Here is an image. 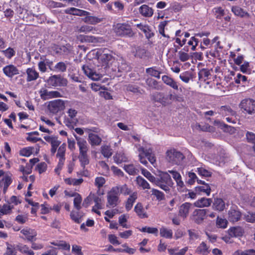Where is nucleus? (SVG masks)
Masks as SVG:
<instances>
[{"label":"nucleus","instance_id":"obj_7","mask_svg":"<svg viewBox=\"0 0 255 255\" xmlns=\"http://www.w3.org/2000/svg\"><path fill=\"white\" fill-rule=\"evenodd\" d=\"M119 188L113 187L107 194V206L109 208H114L119 203Z\"/></svg>","mask_w":255,"mask_h":255},{"label":"nucleus","instance_id":"obj_46","mask_svg":"<svg viewBox=\"0 0 255 255\" xmlns=\"http://www.w3.org/2000/svg\"><path fill=\"white\" fill-rule=\"evenodd\" d=\"M83 40L85 42L92 43H98L102 41V38L94 36L85 35L83 37Z\"/></svg>","mask_w":255,"mask_h":255},{"label":"nucleus","instance_id":"obj_34","mask_svg":"<svg viewBox=\"0 0 255 255\" xmlns=\"http://www.w3.org/2000/svg\"><path fill=\"white\" fill-rule=\"evenodd\" d=\"M209 248V247L206 244L203 242L196 249V253L202 254L203 255H207L210 253Z\"/></svg>","mask_w":255,"mask_h":255},{"label":"nucleus","instance_id":"obj_62","mask_svg":"<svg viewBox=\"0 0 255 255\" xmlns=\"http://www.w3.org/2000/svg\"><path fill=\"white\" fill-rule=\"evenodd\" d=\"M216 224L218 227L226 228L227 226L228 221L225 219H222L219 217L217 218Z\"/></svg>","mask_w":255,"mask_h":255},{"label":"nucleus","instance_id":"obj_24","mask_svg":"<svg viewBox=\"0 0 255 255\" xmlns=\"http://www.w3.org/2000/svg\"><path fill=\"white\" fill-rule=\"evenodd\" d=\"M77 141V145L79 148V153H87L88 150V145L87 141L79 137L75 136Z\"/></svg>","mask_w":255,"mask_h":255},{"label":"nucleus","instance_id":"obj_58","mask_svg":"<svg viewBox=\"0 0 255 255\" xmlns=\"http://www.w3.org/2000/svg\"><path fill=\"white\" fill-rule=\"evenodd\" d=\"M13 206L9 205H3L2 206H0V213L1 215H6L10 213Z\"/></svg>","mask_w":255,"mask_h":255},{"label":"nucleus","instance_id":"obj_23","mask_svg":"<svg viewBox=\"0 0 255 255\" xmlns=\"http://www.w3.org/2000/svg\"><path fill=\"white\" fill-rule=\"evenodd\" d=\"M27 75L26 80L27 82L35 81L39 78V73L33 68H28L26 70Z\"/></svg>","mask_w":255,"mask_h":255},{"label":"nucleus","instance_id":"obj_61","mask_svg":"<svg viewBox=\"0 0 255 255\" xmlns=\"http://www.w3.org/2000/svg\"><path fill=\"white\" fill-rule=\"evenodd\" d=\"M142 232H147L149 234H153L157 236L158 234V229L156 228L144 227L140 230Z\"/></svg>","mask_w":255,"mask_h":255},{"label":"nucleus","instance_id":"obj_49","mask_svg":"<svg viewBox=\"0 0 255 255\" xmlns=\"http://www.w3.org/2000/svg\"><path fill=\"white\" fill-rule=\"evenodd\" d=\"M122 247L124 249H118L117 251L119 252H125L130 255H132L135 252V249L129 248L127 244L122 245Z\"/></svg>","mask_w":255,"mask_h":255},{"label":"nucleus","instance_id":"obj_54","mask_svg":"<svg viewBox=\"0 0 255 255\" xmlns=\"http://www.w3.org/2000/svg\"><path fill=\"white\" fill-rule=\"evenodd\" d=\"M213 11L218 19H221L225 15V11L221 7H215Z\"/></svg>","mask_w":255,"mask_h":255},{"label":"nucleus","instance_id":"obj_59","mask_svg":"<svg viewBox=\"0 0 255 255\" xmlns=\"http://www.w3.org/2000/svg\"><path fill=\"white\" fill-rule=\"evenodd\" d=\"M55 70L61 72H64L66 71L67 66L65 63L59 62L54 66Z\"/></svg>","mask_w":255,"mask_h":255},{"label":"nucleus","instance_id":"obj_45","mask_svg":"<svg viewBox=\"0 0 255 255\" xmlns=\"http://www.w3.org/2000/svg\"><path fill=\"white\" fill-rule=\"evenodd\" d=\"M16 248L22 253L26 254L28 255H34V252L29 250L28 247L26 245H17Z\"/></svg>","mask_w":255,"mask_h":255},{"label":"nucleus","instance_id":"obj_44","mask_svg":"<svg viewBox=\"0 0 255 255\" xmlns=\"http://www.w3.org/2000/svg\"><path fill=\"white\" fill-rule=\"evenodd\" d=\"M219 113L224 116L235 115V112L230 107L227 106H222L220 109Z\"/></svg>","mask_w":255,"mask_h":255},{"label":"nucleus","instance_id":"obj_25","mask_svg":"<svg viewBox=\"0 0 255 255\" xmlns=\"http://www.w3.org/2000/svg\"><path fill=\"white\" fill-rule=\"evenodd\" d=\"M134 211L140 218L143 219L148 217V215L141 203H137L136 204L134 208Z\"/></svg>","mask_w":255,"mask_h":255},{"label":"nucleus","instance_id":"obj_53","mask_svg":"<svg viewBox=\"0 0 255 255\" xmlns=\"http://www.w3.org/2000/svg\"><path fill=\"white\" fill-rule=\"evenodd\" d=\"M115 187L119 188V194L122 193L125 195H131V190L128 187L126 184L120 186H116Z\"/></svg>","mask_w":255,"mask_h":255},{"label":"nucleus","instance_id":"obj_14","mask_svg":"<svg viewBox=\"0 0 255 255\" xmlns=\"http://www.w3.org/2000/svg\"><path fill=\"white\" fill-rule=\"evenodd\" d=\"M82 69L84 71L85 75L93 80H98L100 79L102 77L101 74L97 73L93 69L90 68L88 66L84 65L82 67Z\"/></svg>","mask_w":255,"mask_h":255},{"label":"nucleus","instance_id":"obj_42","mask_svg":"<svg viewBox=\"0 0 255 255\" xmlns=\"http://www.w3.org/2000/svg\"><path fill=\"white\" fill-rule=\"evenodd\" d=\"M195 191L196 192H204L207 196H209L211 192V188L209 184H204V185L196 187Z\"/></svg>","mask_w":255,"mask_h":255},{"label":"nucleus","instance_id":"obj_40","mask_svg":"<svg viewBox=\"0 0 255 255\" xmlns=\"http://www.w3.org/2000/svg\"><path fill=\"white\" fill-rule=\"evenodd\" d=\"M160 235L162 237L171 239L173 236V232L171 229L162 227L160 229Z\"/></svg>","mask_w":255,"mask_h":255},{"label":"nucleus","instance_id":"obj_2","mask_svg":"<svg viewBox=\"0 0 255 255\" xmlns=\"http://www.w3.org/2000/svg\"><path fill=\"white\" fill-rule=\"evenodd\" d=\"M97 56L99 63L104 68H109L115 60L113 52L107 48L99 49Z\"/></svg>","mask_w":255,"mask_h":255},{"label":"nucleus","instance_id":"obj_29","mask_svg":"<svg viewBox=\"0 0 255 255\" xmlns=\"http://www.w3.org/2000/svg\"><path fill=\"white\" fill-rule=\"evenodd\" d=\"M103 18L91 16L90 14L89 15H86V17L83 18V20L88 24L95 25L103 21Z\"/></svg>","mask_w":255,"mask_h":255},{"label":"nucleus","instance_id":"obj_37","mask_svg":"<svg viewBox=\"0 0 255 255\" xmlns=\"http://www.w3.org/2000/svg\"><path fill=\"white\" fill-rule=\"evenodd\" d=\"M145 83L146 85L153 89L160 90L161 87L159 86L158 82L151 78H148L146 79Z\"/></svg>","mask_w":255,"mask_h":255},{"label":"nucleus","instance_id":"obj_18","mask_svg":"<svg viewBox=\"0 0 255 255\" xmlns=\"http://www.w3.org/2000/svg\"><path fill=\"white\" fill-rule=\"evenodd\" d=\"M192 207V204L186 202L182 204L179 208L178 215L183 219H185L188 216L189 211Z\"/></svg>","mask_w":255,"mask_h":255},{"label":"nucleus","instance_id":"obj_20","mask_svg":"<svg viewBox=\"0 0 255 255\" xmlns=\"http://www.w3.org/2000/svg\"><path fill=\"white\" fill-rule=\"evenodd\" d=\"M232 11L235 15L241 18H250L251 17L248 12L239 6H233L232 7Z\"/></svg>","mask_w":255,"mask_h":255},{"label":"nucleus","instance_id":"obj_30","mask_svg":"<svg viewBox=\"0 0 255 255\" xmlns=\"http://www.w3.org/2000/svg\"><path fill=\"white\" fill-rule=\"evenodd\" d=\"M162 80L166 85L170 86L173 89L176 90L178 89V86L177 82L169 76L167 75L162 76Z\"/></svg>","mask_w":255,"mask_h":255},{"label":"nucleus","instance_id":"obj_17","mask_svg":"<svg viewBox=\"0 0 255 255\" xmlns=\"http://www.w3.org/2000/svg\"><path fill=\"white\" fill-rule=\"evenodd\" d=\"M4 74L9 78L13 77L14 75L19 74V70L13 65H7L3 68Z\"/></svg>","mask_w":255,"mask_h":255},{"label":"nucleus","instance_id":"obj_16","mask_svg":"<svg viewBox=\"0 0 255 255\" xmlns=\"http://www.w3.org/2000/svg\"><path fill=\"white\" fill-rule=\"evenodd\" d=\"M20 233L25 236L28 241L32 242L36 240L37 233L33 229L28 228H24L21 230Z\"/></svg>","mask_w":255,"mask_h":255},{"label":"nucleus","instance_id":"obj_43","mask_svg":"<svg viewBox=\"0 0 255 255\" xmlns=\"http://www.w3.org/2000/svg\"><path fill=\"white\" fill-rule=\"evenodd\" d=\"M101 153L104 157L109 158L111 157L113 154V150L108 145H103L101 147Z\"/></svg>","mask_w":255,"mask_h":255},{"label":"nucleus","instance_id":"obj_48","mask_svg":"<svg viewBox=\"0 0 255 255\" xmlns=\"http://www.w3.org/2000/svg\"><path fill=\"white\" fill-rule=\"evenodd\" d=\"M124 169L130 175H136L138 172V169L135 168L133 164L126 165Z\"/></svg>","mask_w":255,"mask_h":255},{"label":"nucleus","instance_id":"obj_10","mask_svg":"<svg viewBox=\"0 0 255 255\" xmlns=\"http://www.w3.org/2000/svg\"><path fill=\"white\" fill-rule=\"evenodd\" d=\"M47 83L48 85L53 87L66 86L67 85V80L60 75H54L49 77Z\"/></svg>","mask_w":255,"mask_h":255},{"label":"nucleus","instance_id":"obj_28","mask_svg":"<svg viewBox=\"0 0 255 255\" xmlns=\"http://www.w3.org/2000/svg\"><path fill=\"white\" fill-rule=\"evenodd\" d=\"M88 141L91 146H98L101 143L102 138L97 134L93 133H89L88 135Z\"/></svg>","mask_w":255,"mask_h":255},{"label":"nucleus","instance_id":"obj_31","mask_svg":"<svg viewBox=\"0 0 255 255\" xmlns=\"http://www.w3.org/2000/svg\"><path fill=\"white\" fill-rule=\"evenodd\" d=\"M11 183V176L8 174H5L1 180L0 181V186L3 187V192L4 193L6 192L8 187L9 186Z\"/></svg>","mask_w":255,"mask_h":255},{"label":"nucleus","instance_id":"obj_1","mask_svg":"<svg viewBox=\"0 0 255 255\" xmlns=\"http://www.w3.org/2000/svg\"><path fill=\"white\" fill-rule=\"evenodd\" d=\"M76 101H69L62 99L54 100L48 102L47 109L52 115H57L59 112L63 111L66 107H72Z\"/></svg>","mask_w":255,"mask_h":255},{"label":"nucleus","instance_id":"obj_21","mask_svg":"<svg viewBox=\"0 0 255 255\" xmlns=\"http://www.w3.org/2000/svg\"><path fill=\"white\" fill-rule=\"evenodd\" d=\"M244 233V230L240 226L233 227L228 230L229 235L231 237H242Z\"/></svg>","mask_w":255,"mask_h":255},{"label":"nucleus","instance_id":"obj_3","mask_svg":"<svg viewBox=\"0 0 255 255\" xmlns=\"http://www.w3.org/2000/svg\"><path fill=\"white\" fill-rule=\"evenodd\" d=\"M173 185L170 175L167 172H161L157 177L156 185L166 192L169 191V187Z\"/></svg>","mask_w":255,"mask_h":255},{"label":"nucleus","instance_id":"obj_15","mask_svg":"<svg viewBox=\"0 0 255 255\" xmlns=\"http://www.w3.org/2000/svg\"><path fill=\"white\" fill-rule=\"evenodd\" d=\"M52 49L56 54L67 55L70 53L72 50V48L69 44L62 46L54 45L52 47Z\"/></svg>","mask_w":255,"mask_h":255},{"label":"nucleus","instance_id":"obj_57","mask_svg":"<svg viewBox=\"0 0 255 255\" xmlns=\"http://www.w3.org/2000/svg\"><path fill=\"white\" fill-rule=\"evenodd\" d=\"M76 103H77V102H76V103L72 107H69V108L68 109L67 111V114H68V117L71 119H74L77 116V115L78 114L77 110L73 108V106Z\"/></svg>","mask_w":255,"mask_h":255},{"label":"nucleus","instance_id":"obj_52","mask_svg":"<svg viewBox=\"0 0 255 255\" xmlns=\"http://www.w3.org/2000/svg\"><path fill=\"white\" fill-rule=\"evenodd\" d=\"M151 192V195H154L157 200L161 201L164 199V194L161 191L157 189H152Z\"/></svg>","mask_w":255,"mask_h":255},{"label":"nucleus","instance_id":"obj_64","mask_svg":"<svg viewBox=\"0 0 255 255\" xmlns=\"http://www.w3.org/2000/svg\"><path fill=\"white\" fill-rule=\"evenodd\" d=\"M47 167L46 163L44 162H42L36 165V170L39 174H41L46 171Z\"/></svg>","mask_w":255,"mask_h":255},{"label":"nucleus","instance_id":"obj_36","mask_svg":"<svg viewBox=\"0 0 255 255\" xmlns=\"http://www.w3.org/2000/svg\"><path fill=\"white\" fill-rule=\"evenodd\" d=\"M84 216V214L80 212H75L72 211L70 213V217L71 219L75 223L79 224L82 222V218Z\"/></svg>","mask_w":255,"mask_h":255},{"label":"nucleus","instance_id":"obj_35","mask_svg":"<svg viewBox=\"0 0 255 255\" xmlns=\"http://www.w3.org/2000/svg\"><path fill=\"white\" fill-rule=\"evenodd\" d=\"M145 71L146 73L150 76L155 77L157 79H159L160 77V75L161 72L156 67H152L146 68Z\"/></svg>","mask_w":255,"mask_h":255},{"label":"nucleus","instance_id":"obj_56","mask_svg":"<svg viewBox=\"0 0 255 255\" xmlns=\"http://www.w3.org/2000/svg\"><path fill=\"white\" fill-rule=\"evenodd\" d=\"M196 171L199 175L204 177H210L212 174L211 171L205 169L203 167L197 168Z\"/></svg>","mask_w":255,"mask_h":255},{"label":"nucleus","instance_id":"obj_9","mask_svg":"<svg viewBox=\"0 0 255 255\" xmlns=\"http://www.w3.org/2000/svg\"><path fill=\"white\" fill-rule=\"evenodd\" d=\"M239 107L246 114L252 115L255 113V101L252 99L243 100Z\"/></svg>","mask_w":255,"mask_h":255},{"label":"nucleus","instance_id":"obj_12","mask_svg":"<svg viewBox=\"0 0 255 255\" xmlns=\"http://www.w3.org/2000/svg\"><path fill=\"white\" fill-rule=\"evenodd\" d=\"M242 213L237 206L231 207L228 212V219L231 222H236L241 219Z\"/></svg>","mask_w":255,"mask_h":255},{"label":"nucleus","instance_id":"obj_60","mask_svg":"<svg viewBox=\"0 0 255 255\" xmlns=\"http://www.w3.org/2000/svg\"><path fill=\"white\" fill-rule=\"evenodd\" d=\"M178 55L179 59L182 62L187 61L190 58V56L188 53L182 51H179L178 53Z\"/></svg>","mask_w":255,"mask_h":255},{"label":"nucleus","instance_id":"obj_55","mask_svg":"<svg viewBox=\"0 0 255 255\" xmlns=\"http://www.w3.org/2000/svg\"><path fill=\"white\" fill-rule=\"evenodd\" d=\"M179 78L183 82L188 83L190 79L192 78V74L189 72L186 71L181 74Z\"/></svg>","mask_w":255,"mask_h":255},{"label":"nucleus","instance_id":"obj_19","mask_svg":"<svg viewBox=\"0 0 255 255\" xmlns=\"http://www.w3.org/2000/svg\"><path fill=\"white\" fill-rule=\"evenodd\" d=\"M213 201L211 198L205 197L201 198L194 203V206L198 208H204L209 207L212 203Z\"/></svg>","mask_w":255,"mask_h":255},{"label":"nucleus","instance_id":"obj_5","mask_svg":"<svg viewBox=\"0 0 255 255\" xmlns=\"http://www.w3.org/2000/svg\"><path fill=\"white\" fill-rule=\"evenodd\" d=\"M116 35L122 37H131L134 35L131 26L126 23H117L114 28Z\"/></svg>","mask_w":255,"mask_h":255},{"label":"nucleus","instance_id":"obj_33","mask_svg":"<svg viewBox=\"0 0 255 255\" xmlns=\"http://www.w3.org/2000/svg\"><path fill=\"white\" fill-rule=\"evenodd\" d=\"M137 196L136 192L132 193L129 196L127 200L125 206L126 209L128 211H129L132 208L133 204L137 199Z\"/></svg>","mask_w":255,"mask_h":255},{"label":"nucleus","instance_id":"obj_27","mask_svg":"<svg viewBox=\"0 0 255 255\" xmlns=\"http://www.w3.org/2000/svg\"><path fill=\"white\" fill-rule=\"evenodd\" d=\"M139 13L144 17H151L153 14V10L148 5H142L139 8Z\"/></svg>","mask_w":255,"mask_h":255},{"label":"nucleus","instance_id":"obj_50","mask_svg":"<svg viewBox=\"0 0 255 255\" xmlns=\"http://www.w3.org/2000/svg\"><path fill=\"white\" fill-rule=\"evenodd\" d=\"M128 216L127 215L123 214L119 217V224L124 228H128L129 227L126 223L127 222Z\"/></svg>","mask_w":255,"mask_h":255},{"label":"nucleus","instance_id":"obj_51","mask_svg":"<svg viewBox=\"0 0 255 255\" xmlns=\"http://www.w3.org/2000/svg\"><path fill=\"white\" fill-rule=\"evenodd\" d=\"M16 249L14 246L7 243L5 254L6 255H16Z\"/></svg>","mask_w":255,"mask_h":255},{"label":"nucleus","instance_id":"obj_4","mask_svg":"<svg viewBox=\"0 0 255 255\" xmlns=\"http://www.w3.org/2000/svg\"><path fill=\"white\" fill-rule=\"evenodd\" d=\"M137 150L139 152V159L142 164L146 165L148 163L145 159V157H146L152 165H154L156 161V158L154 154L152 153V149L151 148L145 150L143 147L139 146Z\"/></svg>","mask_w":255,"mask_h":255},{"label":"nucleus","instance_id":"obj_8","mask_svg":"<svg viewBox=\"0 0 255 255\" xmlns=\"http://www.w3.org/2000/svg\"><path fill=\"white\" fill-rule=\"evenodd\" d=\"M171 97L170 94L166 95L163 92H156L151 95V99L154 102L159 103L163 106H166L170 105V98Z\"/></svg>","mask_w":255,"mask_h":255},{"label":"nucleus","instance_id":"obj_63","mask_svg":"<svg viewBox=\"0 0 255 255\" xmlns=\"http://www.w3.org/2000/svg\"><path fill=\"white\" fill-rule=\"evenodd\" d=\"M94 194L90 193L84 200L83 202V206L85 208H87L91 204L93 200H94Z\"/></svg>","mask_w":255,"mask_h":255},{"label":"nucleus","instance_id":"obj_13","mask_svg":"<svg viewBox=\"0 0 255 255\" xmlns=\"http://www.w3.org/2000/svg\"><path fill=\"white\" fill-rule=\"evenodd\" d=\"M39 94L41 98L43 100L62 97L61 93L57 91H49L46 89H41Z\"/></svg>","mask_w":255,"mask_h":255},{"label":"nucleus","instance_id":"obj_39","mask_svg":"<svg viewBox=\"0 0 255 255\" xmlns=\"http://www.w3.org/2000/svg\"><path fill=\"white\" fill-rule=\"evenodd\" d=\"M137 184L143 189H150L149 183L141 176H138L136 178Z\"/></svg>","mask_w":255,"mask_h":255},{"label":"nucleus","instance_id":"obj_41","mask_svg":"<svg viewBox=\"0 0 255 255\" xmlns=\"http://www.w3.org/2000/svg\"><path fill=\"white\" fill-rule=\"evenodd\" d=\"M114 159L117 164L121 163L123 162H126L128 160V158L122 152L117 153L114 156Z\"/></svg>","mask_w":255,"mask_h":255},{"label":"nucleus","instance_id":"obj_47","mask_svg":"<svg viewBox=\"0 0 255 255\" xmlns=\"http://www.w3.org/2000/svg\"><path fill=\"white\" fill-rule=\"evenodd\" d=\"M74 196V206L77 210L79 211L81 208V204L82 201V198L81 195L78 193H76Z\"/></svg>","mask_w":255,"mask_h":255},{"label":"nucleus","instance_id":"obj_11","mask_svg":"<svg viewBox=\"0 0 255 255\" xmlns=\"http://www.w3.org/2000/svg\"><path fill=\"white\" fill-rule=\"evenodd\" d=\"M208 212V210L207 209H195L192 214L191 219L194 223L201 224L203 223L204 219L206 218Z\"/></svg>","mask_w":255,"mask_h":255},{"label":"nucleus","instance_id":"obj_26","mask_svg":"<svg viewBox=\"0 0 255 255\" xmlns=\"http://www.w3.org/2000/svg\"><path fill=\"white\" fill-rule=\"evenodd\" d=\"M97 29L96 27L88 25H83L81 26H77L75 28V31L78 33L83 32L85 33H88L89 32H92L95 33Z\"/></svg>","mask_w":255,"mask_h":255},{"label":"nucleus","instance_id":"obj_22","mask_svg":"<svg viewBox=\"0 0 255 255\" xmlns=\"http://www.w3.org/2000/svg\"><path fill=\"white\" fill-rule=\"evenodd\" d=\"M65 13L67 14H73L77 16H86L89 15L90 12L84 10L78 9L75 7H70L64 10Z\"/></svg>","mask_w":255,"mask_h":255},{"label":"nucleus","instance_id":"obj_32","mask_svg":"<svg viewBox=\"0 0 255 255\" xmlns=\"http://www.w3.org/2000/svg\"><path fill=\"white\" fill-rule=\"evenodd\" d=\"M212 208L213 209L222 211L225 208V204L224 201L221 198L215 199L213 203Z\"/></svg>","mask_w":255,"mask_h":255},{"label":"nucleus","instance_id":"obj_6","mask_svg":"<svg viewBox=\"0 0 255 255\" xmlns=\"http://www.w3.org/2000/svg\"><path fill=\"white\" fill-rule=\"evenodd\" d=\"M166 160L172 164H180L185 158L181 152L175 149L168 150L166 152Z\"/></svg>","mask_w":255,"mask_h":255},{"label":"nucleus","instance_id":"obj_38","mask_svg":"<svg viewBox=\"0 0 255 255\" xmlns=\"http://www.w3.org/2000/svg\"><path fill=\"white\" fill-rule=\"evenodd\" d=\"M78 158L81 165L83 168L89 163V158L87 153H79Z\"/></svg>","mask_w":255,"mask_h":255}]
</instances>
